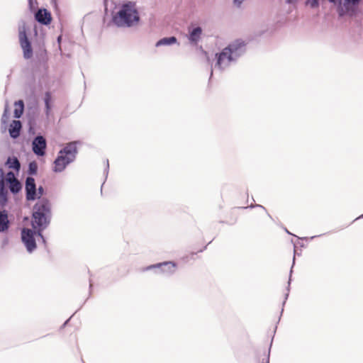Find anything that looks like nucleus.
<instances>
[{
    "mask_svg": "<svg viewBox=\"0 0 363 363\" xmlns=\"http://www.w3.org/2000/svg\"><path fill=\"white\" fill-rule=\"evenodd\" d=\"M245 52V42L241 39L235 40L223 49L220 52L216 54V62L214 68L220 71L224 70L231 64L235 63Z\"/></svg>",
    "mask_w": 363,
    "mask_h": 363,
    "instance_id": "f257e3e1",
    "label": "nucleus"
},
{
    "mask_svg": "<svg viewBox=\"0 0 363 363\" xmlns=\"http://www.w3.org/2000/svg\"><path fill=\"white\" fill-rule=\"evenodd\" d=\"M140 14L134 1H125L113 14L112 21L118 28H131L140 21Z\"/></svg>",
    "mask_w": 363,
    "mask_h": 363,
    "instance_id": "f03ea898",
    "label": "nucleus"
},
{
    "mask_svg": "<svg viewBox=\"0 0 363 363\" xmlns=\"http://www.w3.org/2000/svg\"><path fill=\"white\" fill-rule=\"evenodd\" d=\"M51 202L48 198H42L33 207L31 226L38 234L45 230L52 218Z\"/></svg>",
    "mask_w": 363,
    "mask_h": 363,
    "instance_id": "7ed1b4c3",
    "label": "nucleus"
},
{
    "mask_svg": "<svg viewBox=\"0 0 363 363\" xmlns=\"http://www.w3.org/2000/svg\"><path fill=\"white\" fill-rule=\"evenodd\" d=\"M78 143L79 141L69 142L60 150L53 162L52 171L54 172L60 173L63 172L69 164L75 161L78 154Z\"/></svg>",
    "mask_w": 363,
    "mask_h": 363,
    "instance_id": "20e7f679",
    "label": "nucleus"
},
{
    "mask_svg": "<svg viewBox=\"0 0 363 363\" xmlns=\"http://www.w3.org/2000/svg\"><path fill=\"white\" fill-rule=\"evenodd\" d=\"M7 185L13 194L19 193L22 189V184L16 177L13 172H9L6 175L0 167V206H4L8 202Z\"/></svg>",
    "mask_w": 363,
    "mask_h": 363,
    "instance_id": "39448f33",
    "label": "nucleus"
},
{
    "mask_svg": "<svg viewBox=\"0 0 363 363\" xmlns=\"http://www.w3.org/2000/svg\"><path fill=\"white\" fill-rule=\"evenodd\" d=\"M177 267L176 262L165 261L149 265L145 267L143 271L152 270L155 274L169 277L175 273Z\"/></svg>",
    "mask_w": 363,
    "mask_h": 363,
    "instance_id": "423d86ee",
    "label": "nucleus"
},
{
    "mask_svg": "<svg viewBox=\"0 0 363 363\" xmlns=\"http://www.w3.org/2000/svg\"><path fill=\"white\" fill-rule=\"evenodd\" d=\"M336 8V11L339 17L348 16H355V10L353 6L352 0H327Z\"/></svg>",
    "mask_w": 363,
    "mask_h": 363,
    "instance_id": "0eeeda50",
    "label": "nucleus"
},
{
    "mask_svg": "<svg viewBox=\"0 0 363 363\" xmlns=\"http://www.w3.org/2000/svg\"><path fill=\"white\" fill-rule=\"evenodd\" d=\"M37 230L23 228L21 230V241L26 247L28 253H33L37 248V244L35 236L37 235Z\"/></svg>",
    "mask_w": 363,
    "mask_h": 363,
    "instance_id": "6e6552de",
    "label": "nucleus"
},
{
    "mask_svg": "<svg viewBox=\"0 0 363 363\" xmlns=\"http://www.w3.org/2000/svg\"><path fill=\"white\" fill-rule=\"evenodd\" d=\"M47 141L43 135H37L32 141V150L39 157L44 156L46 152Z\"/></svg>",
    "mask_w": 363,
    "mask_h": 363,
    "instance_id": "1a4fd4ad",
    "label": "nucleus"
},
{
    "mask_svg": "<svg viewBox=\"0 0 363 363\" xmlns=\"http://www.w3.org/2000/svg\"><path fill=\"white\" fill-rule=\"evenodd\" d=\"M26 199L28 201H33L37 199V188L35 179L28 177L25 182Z\"/></svg>",
    "mask_w": 363,
    "mask_h": 363,
    "instance_id": "9d476101",
    "label": "nucleus"
},
{
    "mask_svg": "<svg viewBox=\"0 0 363 363\" xmlns=\"http://www.w3.org/2000/svg\"><path fill=\"white\" fill-rule=\"evenodd\" d=\"M19 40L23 51L25 59H30L33 56V48L25 30L19 32Z\"/></svg>",
    "mask_w": 363,
    "mask_h": 363,
    "instance_id": "9b49d317",
    "label": "nucleus"
},
{
    "mask_svg": "<svg viewBox=\"0 0 363 363\" xmlns=\"http://www.w3.org/2000/svg\"><path fill=\"white\" fill-rule=\"evenodd\" d=\"M38 107L35 103L33 106L28 107L26 116L29 126L28 132L30 134H35V126L36 125V118L38 116Z\"/></svg>",
    "mask_w": 363,
    "mask_h": 363,
    "instance_id": "f8f14e48",
    "label": "nucleus"
},
{
    "mask_svg": "<svg viewBox=\"0 0 363 363\" xmlns=\"http://www.w3.org/2000/svg\"><path fill=\"white\" fill-rule=\"evenodd\" d=\"M35 19L42 25L48 26L52 21V16L50 11L46 9H39L35 13Z\"/></svg>",
    "mask_w": 363,
    "mask_h": 363,
    "instance_id": "ddd939ff",
    "label": "nucleus"
},
{
    "mask_svg": "<svg viewBox=\"0 0 363 363\" xmlns=\"http://www.w3.org/2000/svg\"><path fill=\"white\" fill-rule=\"evenodd\" d=\"M22 129V123L18 120H13L9 125V135L13 139H16L20 136Z\"/></svg>",
    "mask_w": 363,
    "mask_h": 363,
    "instance_id": "4468645a",
    "label": "nucleus"
},
{
    "mask_svg": "<svg viewBox=\"0 0 363 363\" xmlns=\"http://www.w3.org/2000/svg\"><path fill=\"white\" fill-rule=\"evenodd\" d=\"M201 34L202 28L200 26L189 29L188 40L191 44L196 45L199 41Z\"/></svg>",
    "mask_w": 363,
    "mask_h": 363,
    "instance_id": "2eb2a0df",
    "label": "nucleus"
},
{
    "mask_svg": "<svg viewBox=\"0 0 363 363\" xmlns=\"http://www.w3.org/2000/svg\"><path fill=\"white\" fill-rule=\"evenodd\" d=\"M10 227V221L6 210H0V233L6 232Z\"/></svg>",
    "mask_w": 363,
    "mask_h": 363,
    "instance_id": "dca6fc26",
    "label": "nucleus"
},
{
    "mask_svg": "<svg viewBox=\"0 0 363 363\" xmlns=\"http://www.w3.org/2000/svg\"><path fill=\"white\" fill-rule=\"evenodd\" d=\"M52 94L50 91H46L45 93L44 96V103H45V113L47 118H49L51 110H52Z\"/></svg>",
    "mask_w": 363,
    "mask_h": 363,
    "instance_id": "f3484780",
    "label": "nucleus"
},
{
    "mask_svg": "<svg viewBox=\"0 0 363 363\" xmlns=\"http://www.w3.org/2000/svg\"><path fill=\"white\" fill-rule=\"evenodd\" d=\"M14 106L16 108L13 111V117L15 118H20L23 114L25 108L24 102L23 100L20 99L15 101Z\"/></svg>",
    "mask_w": 363,
    "mask_h": 363,
    "instance_id": "a211bd4d",
    "label": "nucleus"
},
{
    "mask_svg": "<svg viewBox=\"0 0 363 363\" xmlns=\"http://www.w3.org/2000/svg\"><path fill=\"white\" fill-rule=\"evenodd\" d=\"M177 43V38L175 36L165 37L159 40L156 44V47H160L163 45H172Z\"/></svg>",
    "mask_w": 363,
    "mask_h": 363,
    "instance_id": "6ab92c4d",
    "label": "nucleus"
},
{
    "mask_svg": "<svg viewBox=\"0 0 363 363\" xmlns=\"http://www.w3.org/2000/svg\"><path fill=\"white\" fill-rule=\"evenodd\" d=\"M6 164L9 169H13L17 172L21 169V163L16 157H9Z\"/></svg>",
    "mask_w": 363,
    "mask_h": 363,
    "instance_id": "aec40b11",
    "label": "nucleus"
},
{
    "mask_svg": "<svg viewBox=\"0 0 363 363\" xmlns=\"http://www.w3.org/2000/svg\"><path fill=\"white\" fill-rule=\"evenodd\" d=\"M295 255H296V250H294V258H293V264H292V267L291 268V270H290V275H289V282H288V286L286 288V290H287V292L285 294V296H284V302H283V306H284L288 297H289V290H290V284H291V274H292V269H293V267L295 264Z\"/></svg>",
    "mask_w": 363,
    "mask_h": 363,
    "instance_id": "412c9836",
    "label": "nucleus"
},
{
    "mask_svg": "<svg viewBox=\"0 0 363 363\" xmlns=\"http://www.w3.org/2000/svg\"><path fill=\"white\" fill-rule=\"evenodd\" d=\"M38 172V164L35 161H33L29 162L28 164V174L29 175H35L37 174Z\"/></svg>",
    "mask_w": 363,
    "mask_h": 363,
    "instance_id": "4be33fe9",
    "label": "nucleus"
},
{
    "mask_svg": "<svg viewBox=\"0 0 363 363\" xmlns=\"http://www.w3.org/2000/svg\"><path fill=\"white\" fill-rule=\"evenodd\" d=\"M305 4L310 6L311 9H315L320 6L319 0H306Z\"/></svg>",
    "mask_w": 363,
    "mask_h": 363,
    "instance_id": "5701e85b",
    "label": "nucleus"
},
{
    "mask_svg": "<svg viewBox=\"0 0 363 363\" xmlns=\"http://www.w3.org/2000/svg\"><path fill=\"white\" fill-rule=\"evenodd\" d=\"M28 7L30 11H34L38 7L37 0H28Z\"/></svg>",
    "mask_w": 363,
    "mask_h": 363,
    "instance_id": "b1692460",
    "label": "nucleus"
},
{
    "mask_svg": "<svg viewBox=\"0 0 363 363\" xmlns=\"http://www.w3.org/2000/svg\"><path fill=\"white\" fill-rule=\"evenodd\" d=\"M362 1V0H352L356 16L357 15V13L359 12V6Z\"/></svg>",
    "mask_w": 363,
    "mask_h": 363,
    "instance_id": "393cba45",
    "label": "nucleus"
},
{
    "mask_svg": "<svg viewBox=\"0 0 363 363\" xmlns=\"http://www.w3.org/2000/svg\"><path fill=\"white\" fill-rule=\"evenodd\" d=\"M44 194V188L42 186H40L37 189V196L39 200L41 199L40 197Z\"/></svg>",
    "mask_w": 363,
    "mask_h": 363,
    "instance_id": "a878e982",
    "label": "nucleus"
},
{
    "mask_svg": "<svg viewBox=\"0 0 363 363\" xmlns=\"http://www.w3.org/2000/svg\"><path fill=\"white\" fill-rule=\"evenodd\" d=\"M105 163H106V167H105V169H104V174L105 175V179H106V178L108 177V170H109L108 160H106Z\"/></svg>",
    "mask_w": 363,
    "mask_h": 363,
    "instance_id": "bb28decb",
    "label": "nucleus"
},
{
    "mask_svg": "<svg viewBox=\"0 0 363 363\" xmlns=\"http://www.w3.org/2000/svg\"><path fill=\"white\" fill-rule=\"evenodd\" d=\"M271 347H272V344L270 345V347L269 348V351H268V354L267 355V357L264 359H262L261 363H269V357H270V349H271Z\"/></svg>",
    "mask_w": 363,
    "mask_h": 363,
    "instance_id": "cd10ccee",
    "label": "nucleus"
},
{
    "mask_svg": "<svg viewBox=\"0 0 363 363\" xmlns=\"http://www.w3.org/2000/svg\"><path fill=\"white\" fill-rule=\"evenodd\" d=\"M7 107H6L4 112L2 115L1 121L3 123L6 121V120L8 118V113H7Z\"/></svg>",
    "mask_w": 363,
    "mask_h": 363,
    "instance_id": "c85d7f7f",
    "label": "nucleus"
},
{
    "mask_svg": "<svg viewBox=\"0 0 363 363\" xmlns=\"http://www.w3.org/2000/svg\"><path fill=\"white\" fill-rule=\"evenodd\" d=\"M245 0H233V4L239 8L241 6L242 2L244 1Z\"/></svg>",
    "mask_w": 363,
    "mask_h": 363,
    "instance_id": "c756f323",
    "label": "nucleus"
},
{
    "mask_svg": "<svg viewBox=\"0 0 363 363\" xmlns=\"http://www.w3.org/2000/svg\"><path fill=\"white\" fill-rule=\"evenodd\" d=\"M249 207L251 208H255V207H259V208H262L264 211H267L266 208L260 204H256V205L251 204Z\"/></svg>",
    "mask_w": 363,
    "mask_h": 363,
    "instance_id": "7c9ffc66",
    "label": "nucleus"
},
{
    "mask_svg": "<svg viewBox=\"0 0 363 363\" xmlns=\"http://www.w3.org/2000/svg\"><path fill=\"white\" fill-rule=\"evenodd\" d=\"M43 231H40V234H37L38 236H39L41 240H42V242L45 244L46 243V240H45V238L44 237V235H43Z\"/></svg>",
    "mask_w": 363,
    "mask_h": 363,
    "instance_id": "2f4dec72",
    "label": "nucleus"
},
{
    "mask_svg": "<svg viewBox=\"0 0 363 363\" xmlns=\"http://www.w3.org/2000/svg\"><path fill=\"white\" fill-rule=\"evenodd\" d=\"M319 236L320 235H314V236H312L311 238L304 237V238H302L301 239H303V240H311L314 239L315 238L319 237Z\"/></svg>",
    "mask_w": 363,
    "mask_h": 363,
    "instance_id": "473e14b6",
    "label": "nucleus"
},
{
    "mask_svg": "<svg viewBox=\"0 0 363 363\" xmlns=\"http://www.w3.org/2000/svg\"><path fill=\"white\" fill-rule=\"evenodd\" d=\"M297 0H285L286 3L288 4H291L294 2H296Z\"/></svg>",
    "mask_w": 363,
    "mask_h": 363,
    "instance_id": "72a5a7b5",
    "label": "nucleus"
},
{
    "mask_svg": "<svg viewBox=\"0 0 363 363\" xmlns=\"http://www.w3.org/2000/svg\"><path fill=\"white\" fill-rule=\"evenodd\" d=\"M360 218H363V214H362V215H361V216H359V217L356 218L353 220V222H354V221H355V220H358V219H360Z\"/></svg>",
    "mask_w": 363,
    "mask_h": 363,
    "instance_id": "f704fd0d",
    "label": "nucleus"
},
{
    "mask_svg": "<svg viewBox=\"0 0 363 363\" xmlns=\"http://www.w3.org/2000/svg\"><path fill=\"white\" fill-rule=\"evenodd\" d=\"M70 318H71V317L65 322V323L63 324L62 327H65V326H66L67 325V323L69 322Z\"/></svg>",
    "mask_w": 363,
    "mask_h": 363,
    "instance_id": "c9c22d12",
    "label": "nucleus"
},
{
    "mask_svg": "<svg viewBox=\"0 0 363 363\" xmlns=\"http://www.w3.org/2000/svg\"><path fill=\"white\" fill-rule=\"evenodd\" d=\"M70 318H71V317L65 322V323L63 324L62 327H65V326H66L67 325V323L69 322Z\"/></svg>",
    "mask_w": 363,
    "mask_h": 363,
    "instance_id": "e433bc0d",
    "label": "nucleus"
},
{
    "mask_svg": "<svg viewBox=\"0 0 363 363\" xmlns=\"http://www.w3.org/2000/svg\"><path fill=\"white\" fill-rule=\"evenodd\" d=\"M70 318H71V317L65 322V323L63 324L62 327H65V326H66L67 325V323L69 322Z\"/></svg>",
    "mask_w": 363,
    "mask_h": 363,
    "instance_id": "4c0bfd02",
    "label": "nucleus"
},
{
    "mask_svg": "<svg viewBox=\"0 0 363 363\" xmlns=\"http://www.w3.org/2000/svg\"><path fill=\"white\" fill-rule=\"evenodd\" d=\"M61 39H62V37L60 35L57 37V42H58V43H60Z\"/></svg>",
    "mask_w": 363,
    "mask_h": 363,
    "instance_id": "58836bf2",
    "label": "nucleus"
},
{
    "mask_svg": "<svg viewBox=\"0 0 363 363\" xmlns=\"http://www.w3.org/2000/svg\"><path fill=\"white\" fill-rule=\"evenodd\" d=\"M286 232L289 234H291V233L289 231V230H287L286 228L285 229Z\"/></svg>",
    "mask_w": 363,
    "mask_h": 363,
    "instance_id": "ea45409f",
    "label": "nucleus"
},
{
    "mask_svg": "<svg viewBox=\"0 0 363 363\" xmlns=\"http://www.w3.org/2000/svg\"><path fill=\"white\" fill-rule=\"evenodd\" d=\"M267 216H268L270 218H272V216H270V214H269V213H267Z\"/></svg>",
    "mask_w": 363,
    "mask_h": 363,
    "instance_id": "a19ab883",
    "label": "nucleus"
},
{
    "mask_svg": "<svg viewBox=\"0 0 363 363\" xmlns=\"http://www.w3.org/2000/svg\"><path fill=\"white\" fill-rule=\"evenodd\" d=\"M213 75V70H211V77Z\"/></svg>",
    "mask_w": 363,
    "mask_h": 363,
    "instance_id": "79ce46f5",
    "label": "nucleus"
}]
</instances>
